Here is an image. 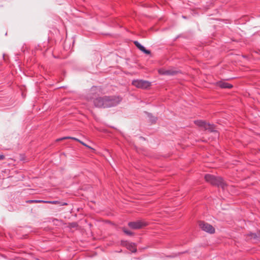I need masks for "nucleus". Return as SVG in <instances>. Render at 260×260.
<instances>
[{"label":"nucleus","mask_w":260,"mask_h":260,"mask_svg":"<svg viewBox=\"0 0 260 260\" xmlns=\"http://www.w3.org/2000/svg\"><path fill=\"white\" fill-rule=\"evenodd\" d=\"M102 89L100 87L92 86L86 95V100L91 102L94 107L98 108H106L105 95L100 96Z\"/></svg>","instance_id":"obj_1"},{"label":"nucleus","mask_w":260,"mask_h":260,"mask_svg":"<svg viewBox=\"0 0 260 260\" xmlns=\"http://www.w3.org/2000/svg\"><path fill=\"white\" fill-rule=\"evenodd\" d=\"M205 180L213 185L221 187L225 189L226 184L223 181L222 179L218 176L211 174H206L205 177Z\"/></svg>","instance_id":"obj_2"},{"label":"nucleus","mask_w":260,"mask_h":260,"mask_svg":"<svg viewBox=\"0 0 260 260\" xmlns=\"http://www.w3.org/2000/svg\"><path fill=\"white\" fill-rule=\"evenodd\" d=\"M106 108H109L118 105L122 101V98L119 95H105Z\"/></svg>","instance_id":"obj_3"},{"label":"nucleus","mask_w":260,"mask_h":260,"mask_svg":"<svg viewBox=\"0 0 260 260\" xmlns=\"http://www.w3.org/2000/svg\"><path fill=\"white\" fill-rule=\"evenodd\" d=\"M132 84L137 88L146 89L150 86L151 83L143 80H135L133 81Z\"/></svg>","instance_id":"obj_4"},{"label":"nucleus","mask_w":260,"mask_h":260,"mask_svg":"<svg viewBox=\"0 0 260 260\" xmlns=\"http://www.w3.org/2000/svg\"><path fill=\"white\" fill-rule=\"evenodd\" d=\"M200 228L204 231L212 234L215 232L214 228L210 224L204 221H200Z\"/></svg>","instance_id":"obj_5"},{"label":"nucleus","mask_w":260,"mask_h":260,"mask_svg":"<svg viewBox=\"0 0 260 260\" xmlns=\"http://www.w3.org/2000/svg\"><path fill=\"white\" fill-rule=\"evenodd\" d=\"M146 225L147 224L145 222L141 220L129 222L128 223L129 227L133 229H139Z\"/></svg>","instance_id":"obj_6"},{"label":"nucleus","mask_w":260,"mask_h":260,"mask_svg":"<svg viewBox=\"0 0 260 260\" xmlns=\"http://www.w3.org/2000/svg\"><path fill=\"white\" fill-rule=\"evenodd\" d=\"M134 44L136 45V46L142 52H144L146 54H150V51L146 49L145 48L143 45H142L139 42L136 41L134 42Z\"/></svg>","instance_id":"obj_7"},{"label":"nucleus","mask_w":260,"mask_h":260,"mask_svg":"<svg viewBox=\"0 0 260 260\" xmlns=\"http://www.w3.org/2000/svg\"><path fill=\"white\" fill-rule=\"evenodd\" d=\"M217 85L219 87L222 88H231L233 87V85L232 84L224 81H219L217 82Z\"/></svg>","instance_id":"obj_8"},{"label":"nucleus","mask_w":260,"mask_h":260,"mask_svg":"<svg viewBox=\"0 0 260 260\" xmlns=\"http://www.w3.org/2000/svg\"><path fill=\"white\" fill-rule=\"evenodd\" d=\"M248 236L250 237L251 239L260 241V231H258L256 233H250Z\"/></svg>","instance_id":"obj_9"},{"label":"nucleus","mask_w":260,"mask_h":260,"mask_svg":"<svg viewBox=\"0 0 260 260\" xmlns=\"http://www.w3.org/2000/svg\"><path fill=\"white\" fill-rule=\"evenodd\" d=\"M126 246L127 248L132 252H136L137 251V248L135 243L128 242L126 243Z\"/></svg>","instance_id":"obj_10"},{"label":"nucleus","mask_w":260,"mask_h":260,"mask_svg":"<svg viewBox=\"0 0 260 260\" xmlns=\"http://www.w3.org/2000/svg\"><path fill=\"white\" fill-rule=\"evenodd\" d=\"M204 128L206 130H208L210 132H215V126L213 124H210V123H206L205 126Z\"/></svg>","instance_id":"obj_11"},{"label":"nucleus","mask_w":260,"mask_h":260,"mask_svg":"<svg viewBox=\"0 0 260 260\" xmlns=\"http://www.w3.org/2000/svg\"><path fill=\"white\" fill-rule=\"evenodd\" d=\"M73 139V140H74L75 141H77L78 142H79L80 143H81L82 145H84V146H87L85 144H84L83 142H82V141H80L79 139H78L77 138H74V137H62L61 138H60V139H58L57 140V141H61V140H65V139Z\"/></svg>","instance_id":"obj_12"},{"label":"nucleus","mask_w":260,"mask_h":260,"mask_svg":"<svg viewBox=\"0 0 260 260\" xmlns=\"http://www.w3.org/2000/svg\"><path fill=\"white\" fill-rule=\"evenodd\" d=\"M148 117H149L150 121L152 123H154L156 121L157 117L153 116L151 114L148 113Z\"/></svg>","instance_id":"obj_13"},{"label":"nucleus","mask_w":260,"mask_h":260,"mask_svg":"<svg viewBox=\"0 0 260 260\" xmlns=\"http://www.w3.org/2000/svg\"><path fill=\"white\" fill-rule=\"evenodd\" d=\"M195 123L197 125L204 128L206 122H205L204 121H202V120H198V121H195Z\"/></svg>","instance_id":"obj_14"},{"label":"nucleus","mask_w":260,"mask_h":260,"mask_svg":"<svg viewBox=\"0 0 260 260\" xmlns=\"http://www.w3.org/2000/svg\"><path fill=\"white\" fill-rule=\"evenodd\" d=\"M175 72L174 71H170V70H166L163 72L161 73L162 74H164V75H174L175 74Z\"/></svg>","instance_id":"obj_15"},{"label":"nucleus","mask_w":260,"mask_h":260,"mask_svg":"<svg viewBox=\"0 0 260 260\" xmlns=\"http://www.w3.org/2000/svg\"><path fill=\"white\" fill-rule=\"evenodd\" d=\"M122 231L126 235H129V236H132L133 235L134 233L133 232H132L131 231L126 229L125 228H123L122 229Z\"/></svg>","instance_id":"obj_16"},{"label":"nucleus","mask_w":260,"mask_h":260,"mask_svg":"<svg viewBox=\"0 0 260 260\" xmlns=\"http://www.w3.org/2000/svg\"><path fill=\"white\" fill-rule=\"evenodd\" d=\"M45 201L43 200H28L27 201V203H44Z\"/></svg>","instance_id":"obj_17"},{"label":"nucleus","mask_w":260,"mask_h":260,"mask_svg":"<svg viewBox=\"0 0 260 260\" xmlns=\"http://www.w3.org/2000/svg\"><path fill=\"white\" fill-rule=\"evenodd\" d=\"M44 203L56 204L57 203V201H45V202H44Z\"/></svg>","instance_id":"obj_18"},{"label":"nucleus","mask_w":260,"mask_h":260,"mask_svg":"<svg viewBox=\"0 0 260 260\" xmlns=\"http://www.w3.org/2000/svg\"><path fill=\"white\" fill-rule=\"evenodd\" d=\"M5 155H3V154H0V160H3V159H5Z\"/></svg>","instance_id":"obj_19"}]
</instances>
